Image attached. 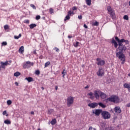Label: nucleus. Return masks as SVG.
<instances>
[{
    "label": "nucleus",
    "instance_id": "obj_24",
    "mask_svg": "<svg viewBox=\"0 0 130 130\" xmlns=\"http://www.w3.org/2000/svg\"><path fill=\"white\" fill-rule=\"evenodd\" d=\"M99 105L101 107H102V108H105V107H106V106H105L102 103H99Z\"/></svg>",
    "mask_w": 130,
    "mask_h": 130
},
{
    "label": "nucleus",
    "instance_id": "obj_59",
    "mask_svg": "<svg viewBox=\"0 0 130 130\" xmlns=\"http://www.w3.org/2000/svg\"><path fill=\"white\" fill-rule=\"evenodd\" d=\"M34 53H35V54H36V51H34Z\"/></svg>",
    "mask_w": 130,
    "mask_h": 130
},
{
    "label": "nucleus",
    "instance_id": "obj_60",
    "mask_svg": "<svg viewBox=\"0 0 130 130\" xmlns=\"http://www.w3.org/2000/svg\"><path fill=\"white\" fill-rule=\"evenodd\" d=\"M41 89H42V90H44V87H41Z\"/></svg>",
    "mask_w": 130,
    "mask_h": 130
},
{
    "label": "nucleus",
    "instance_id": "obj_52",
    "mask_svg": "<svg viewBox=\"0 0 130 130\" xmlns=\"http://www.w3.org/2000/svg\"><path fill=\"white\" fill-rule=\"evenodd\" d=\"M127 107H130V103H128L126 105Z\"/></svg>",
    "mask_w": 130,
    "mask_h": 130
},
{
    "label": "nucleus",
    "instance_id": "obj_34",
    "mask_svg": "<svg viewBox=\"0 0 130 130\" xmlns=\"http://www.w3.org/2000/svg\"><path fill=\"white\" fill-rule=\"evenodd\" d=\"M7 103L8 105H11V104H12V101L8 100V101H7Z\"/></svg>",
    "mask_w": 130,
    "mask_h": 130
},
{
    "label": "nucleus",
    "instance_id": "obj_48",
    "mask_svg": "<svg viewBox=\"0 0 130 130\" xmlns=\"http://www.w3.org/2000/svg\"><path fill=\"white\" fill-rule=\"evenodd\" d=\"M3 115H6V114H7V111H3Z\"/></svg>",
    "mask_w": 130,
    "mask_h": 130
},
{
    "label": "nucleus",
    "instance_id": "obj_1",
    "mask_svg": "<svg viewBox=\"0 0 130 130\" xmlns=\"http://www.w3.org/2000/svg\"><path fill=\"white\" fill-rule=\"evenodd\" d=\"M115 39L116 41L118 42L119 46L118 48L119 51L118 50H117L116 52V56L117 57H118L119 59H120L121 61H122V64H123L125 61V56H124V54H123V53L122 52H123V51H125L126 50V47L124 46V42L126 44H128V42L127 41H125V40L123 39L119 40L117 37H115Z\"/></svg>",
    "mask_w": 130,
    "mask_h": 130
},
{
    "label": "nucleus",
    "instance_id": "obj_10",
    "mask_svg": "<svg viewBox=\"0 0 130 130\" xmlns=\"http://www.w3.org/2000/svg\"><path fill=\"white\" fill-rule=\"evenodd\" d=\"M101 93V91H97V90L94 91V96L96 99H99Z\"/></svg>",
    "mask_w": 130,
    "mask_h": 130
},
{
    "label": "nucleus",
    "instance_id": "obj_4",
    "mask_svg": "<svg viewBox=\"0 0 130 130\" xmlns=\"http://www.w3.org/2000/svg\"><path fill=\"white\" fill-rule=\"evenodd\" d=\"M74 97L69 96L67 99V106L68 107H71L73 104H74Z\"/></svg>",
    "mask_w": 130,
    "mask_h": 130
},
{
    "label": "nucleus",
    "instance_id": "obj_56",
    "mask_svg": "<svg viewBox=\"0 0 130 130\" xmlns=\"http://www.w3.org/2000/svg\"><path fill=\"white\" fill-rule=\"evenodd\" d=\"M68 38H73L72 36H68Z\"/></svg>",
    "mask_w": 130,
    "mask_h": 130
},
{
    "label": "nucleus",
    "instance_id": "obj_6",
    "mask_svg": "<svg viewBox=\"0 0 130 130\" xmlns=\"http://www.w3.org/2000/svg\"><path fill=\"white\" fill-rule=\"evenodd\" d=\"M96 75L99 77H103L104 76V70L102 67L99 68L98 72H96Z\"/></svg>",
    "mask_w": 130,
    "mask_h": 130
},
{
    "label": "nucleus",
    "instance_id": "obj_27",
    "mask_svg": "<svg viewBox=\"0 0 130 130\" xmlns=\"http://www.w3.org/2000/svg\"><path fill=\"white\" fill-rule=\"evenodd\" d=\"M61 74L62 75H63V78H64V76H66V74H67V71H66V69H63Z\"/></svg>",
    "mask_w": 130,
    "mask_h": 130
},
{
    "label": "nucleus",
    "instance_id": "obj_5",
    "mask_svg": "<svg viewBox=\"0 0 130 130\" xmlns=\"http://www.w3.org/2000/svg\"><path fill=\"white\" fill-rule=\"evenodd\" d=\"M102 109H94L92 111V114H94L95 116H99L100 114H102Z\"/></svg>",
    "mask_w": 130,
    "mask_h": 130
},
{
    "label": "nucleus",
    "instance_id": "obj_19",
    "mask_svg": "<svg viewBox=\"0 0 130 130\" xmlns=\"http://www.w3.org/2000/svg\"><path fill=\"white\" fill-rule=\"evenodd\" d=\"M56 123V119H52V121H51V124L52 125H54Z\"/></svg>",
    "mask_w": 130,
    "mask_h": 130
},
{
    "label": "nucleus",
    "instance_id": "obj_14",
    "mask_svg": "<svg viewBox=\"0 0 130 130\" xmlns=\"http://www.w3.org/2000/svg\"><path fill=\"white\" fill-rule=\"evenodd\" d=\"M123 87L126 89H128L129 92H130V84L125 83L123 84Z\"/></svg>",
    "mask_w": 130,
    "mask_h": 130
},
{
    "label": "nucleus",
    "instance_id": "obj_49",
    "mask_svg": "<svg viewBox=\"0 0 130 130\" xmlns=\"http://www.w3.org/2000/svg\"><path fill=\"white\" fill-rule=\"evenodd\" d=\"M83 27H84L85 29H88V26H87L86 24H84Z\"/></svg>",
    "mask_w": 130,
    "mask_h": 130
},
{
    "label": "nucleus",
    "instance_id": "obj_12",
    "mask_svg": "<svg viewBox=\"0 0 130 130\" xmlns=\"http://www.w3.org/2000/svg\"><path fill=\"white\" fill-rule=\"evenodd\" d=\"M111 43L114 44V47L115 48H117V46H118V44H117V43L116 42V41H115V40H114V38H112V42Z\"/></svg>",
    "mask_w": 130,
    "mask_h": 130
},
{
    "label": "nucleus",
    "instance_id": "obj_3",
    "mask_svg": "<svg viewBox=\"0 0 130 130\" xmlns=\"http://www.w3.org/2000/svg\"><path fill=\"white\" fill-rule=\"evenodd\" d=\"M102 116L104 119H109L110 118L111 115L110 114L109 112L106 111H103L102 112Z\"/></svg>",
    "mask_w": 130,
    "mask_h": 130
},
{
    "label": "nucleus",
    "instance_id": "obj_39",
    "mask_svg": "<svg viewBox=\"0 0 130 130\" xmlns=\"http://www.w3.org/2000/svg\"><path fill=\"white\" fill-rule=\"evenodd\" d=\"M0 69H6V67H5V65H3V63H1Z\"/></svg>",
    "mask_w": 130,
    "mask_h": 130
},
{
    "label": "nucleus",
    "instance_id": "obj_40",
    "mask_svg": "<svg viewBox=\"0 0 130 130\" xmlns=\"http://www.w3.org/2000/svg\"><path fill=\"white\" fill-rule=\"evenodd\" d=\"M2 44L3 46H5L6 45H7V44H8V43H7V42H3Z\"/></svg>",
    "mask_w": 130,
    "mask_h": 130
},
{
    "label": "nucleus",
    "instance_id": "obj_30",
    "mask_svg": "<svg viewBox=\"0 0 130 130\" xmlns=\"http://www.w3.org/2000/svg\"><path fill=\"white\" fill-rule=\"evenodd\" d=\"M35 74L37 75L38 76L40 75V71L39 70H36L35 72Z\"/></svg>",
    "mask_w": 130,
    "mask_h": 130
},
{
    "label": "nucleus",
    "instance_id": "obj_29",
    "mask_svg": "<svg viewBox=\"0 0 130 130\" xmlns=\"http://www.w3.org/2000/svg\"><path fill=\"white\" fill-rule=\"evenodd\" d=\"M70 17L69 15H67L64 19V21H67V20H70Z\"/></svg>",
    "mask_w": 130,
    "mask_h": 130
},
{
    "label": "nucleus",
    "instance_id": "obj_46",
    "mask_svg": "<svg viewBox=\"0 0 130 130\" xmlns=\"http://www.w3.org/2000/svg\"><path fill=\"white\" fill-rule=\"evenodd\" d=\"M78 18V19H79V20H82L83 17L82 16V15H79Z\"/></svg>",
    "mask_w": 130,
    "mask_h": 130
},
{
    "label": "nucleus",
    "instance_id": "obj_23",
    "mask_svg": "<svg viewBox=\"0 0 130 130\" xmlns=\"http://www.w3.org/2000/svg\"><path fill=\"white\" fill-rule=\"evenodd\" d=\"M35 27H36V24H31L30 25H29V28L30 29H33L34 28H35Z\"/></svg>",
    "mask_w": 130,
    "mask_h": 130
},
{
    "label": "nucleus",
    "instance_id": "obj_33",
    "mask_svg": "<svg viewBox=\"0 0 130 130\" xmlns=\"http://www.w3.org/2000/svg\"><path fill=\"white\" fill-rule=\"evenodd\" d=\"M93 26H99V23L98 22L95 21L93 23Z\"/></svg>",
    "mask_w": 130,
    "mask_h": 130
},
{
    "label": "nucleus",
    "instance_id": "obj_18",
    "mask_svg": "<svg viewBox=\"0 0 130 130\" xmlns=\"http://www.w3.org/2000/svg\"><path fill=\"white\" fill-rule=\"evenodd\" d=\"M88 96H90V99H92V100L94 99V96L93 95V92H90L88 93Z\"/></svg>",
    "mask_w": 130,
    "mask_h": 130
},
{
    "label": "nucleus",
    "instance_id": "obj_11",
    "mask_svg": "<svg viewBox=\"0 0 130 130\" xmlns=\"http://www.w3.org/2000/svg\"><path fill=\"white\" fill-rule=\"evenodd\" d=\"M88 106L90 107V108H95V107L98 106V104L96 103H92L91 104H88Z\"/></svg>",
    "mask_w": 130,
    "mask_h": 130
},
{
    "label": "nucleus",
    "instance_id": "obj_51",
    "mask_svg": "<svg viewBox=\"0 0 130 130\" xmlns=\"http://www.w3.org/2000/svg\"><path fill=\"white\" fill-rule=\"evenodd\" d=\"M30 114H32V115H34L35 113L34 111H31V112H30Z\"/></svg>",
    "mask_w": 130,
    "mask_h": 130
},
{
    "label": "nucleus",
    "instance_id": "obj_17",
    "mask_svg": "<svg viewBox=\"0 0 130 130\" xmlns=\"http://www.w3.org/2000/svg\"><path fill=\"white\" fill-rule=\"evenodd\" d=\"M23 52H24V46H22L20 47L19 49V53L22 54Z\"/></svg>",
    "mask_w": 130,
    "mask_h": 130
},
{
    "label": "nucleus",
    "instance_id": "obj_63",
    "mask_svg": "<svg viewBox=\"0 0 130 130\" xmlns=\"http://www.w3.org/2000/svg\"><path fill=\"white\" fill-rule=\"evenodd\" d=\"M38 130H41V129H40V128H39Z\"/></svg>",
    "mask_w": 130,
    "mask_h": 130
},
{
    "label": "nucleus",
    "instance_id": "obj_9",
    "mask_svg": "<svg viewBox=\"0 0 130 130\" xmlns=\"http://www.w3.org/2000/svg\"><path fill=\"white\" fill-rule=\"evenodd\" d=\"M114 110L116 114H120V113H121V109H120L119 106L115 107L114 109Z\"/></svg>",
    "mask_w": 130,
    "mask_h": 130
},
{
    "label": "nucleus",
    "instance_id": "obj_57",
    "mask_svg": "<svg viewBox=\"0 0 130 130\" xmlns=\"http://www.w3.org/2000/svg\"><path fill=\"white\" fill-rule=\"evenodd\" d=\"M89 88V86H87L85 87V89H88Z\"/></svg>",
    "mask_w": 130,
    "mask_h": 130
},
{
    "label": "nucleus",
    "instance_id": "obj_54",
    "mask_svg": "<svg viewBox=\"0 0 130 130\" xmlns=\"http://www.w3.org/2000/svg\"><path fill=\"white\" fill-rule=\"evenodd\" d=\"M15 84L16 85V86H19V83L18 82H16Z\"/></svg>",
    "mask_w": 130,
    "mask_h": 130
},
{
    "label": "nucleus",
    "instance_id": "obj_62",
    "mask_svg": "<svg viewBox=\"0 0 130 130\" xmlns=\"http://www.w3.org/2000/svg\"><path fill=\"white\" fill-rule=\"evenodd\" d=\"M8 115H9V114H7L6 115V116H8Z\"/></svg>",
    "mask_w": 130,
    "mask_h": 130
},
{
    "label": "nucleus",
    "instance_id": "obj_64",
    "mask_svg": "<svg viewBox=\"0 0 130 130\" xmlns=\"http://www.w3.org/2000/svg\"><path fill=\"white\" fill-rule=\"evenodd\" d=\"M43 19H45V17H43Z\"/></svg>",
    "mask_w": 130,
    "mask_h": 130
},
{
    "label": "nucleus",
    "instance_id": "obj_61",
    "mask_svg": "<svg viewBox=\"0 0 130 130\" xmlns=\"http://www.w3.org/2000/svg\"><path fill=\"white\" fill-rule=\"evenodd\" d=\"M128 5H129V6H130V1H129V3H128Z\"/></svg>",
    "mask_w": 130,
    "mask_h": 130
},
{
    "label": "nucleus",
    "instance_id": "obj_28",
    "mask_svg": "<svg viewBox=\"0 0 130 130\" xmlns=\"http://www.w3.org/2000/svg\"><path fill=\"white\" fill-rule=\"evenodd\" d=\"M53 111H54L53 109H49L48 110V114H51V113H52Z\"/></svg>",
    "mask_w": 130,
    "mask_h": 130
},
{
    "label": "nucleus",
    "instance_id": "obj_16",
    "mask_svg": "<svg viewBox=\"0 0 130 130\" xmlns=\"http://www.w3.org/2000/svg\"><path fill=\"white\" fill-rule=\"evenodd\" d=\"M25 80H26V81H27L29 83H30V82H33L34 81L33 79L31 77H26L25 78Z\"/></svg>",
    "mask_w": 130,
    "mask_h": 130
},
{
    "label": "nucleus",
    "instance_id": "obj_22",
    "mask_svg": "<svg viewBox=\"0 0 130 130\" xmlns=\"http://www.w3.org/2000/svg\"><path fill=\"white\" fill-rule=\"evenodd\" d=\"M1 63H2L3 64V65L5 66H7V64H11V63H9V61H6L5 62H1Z\"/></svg>",
    "mask_w": 130,
    "mask_h": 130
},
{
    "label": "nucleus",
    "instance_id": "obj_53",
    "mask_svg": "<svg viewBox=\"0 0 130 130\" xmlns=\"http://www.w3.org/2000/svg\"><path fill=\"white\" fill-rule=\"evenodd\" d=\"M19 38H21V37H22V35L21 34H20L18 36Z\"/></svg>",
    "mask_w": 130,
    "mask_h": 130
},
{
    "label": "nucleus",
    "instance_id": "obj_26",
    "mask_svg": "<svg viewBox=\"0 0 130 130\" xmlns=\"http://www.w3.org/2000/svg\"><path fill=\"white\" fill-rule=\"evenodd\" d=\"M91 0H86V3L87 6H90L91 5Z\"/></svg>",
    "mask_w": 130,
    "mask_h": 130
},
{
    "label": "nucleus",
    "instance_id": "obj_58",
    "mask_svg": "<svg viewBox=\"0 0 130 130\" xmlns=\"http://www.w3.org/2000/svg\"><path fill=\"white\" fill-rule=\"evenodd\" d=\"M9 62V63H11V62H12V60H9V61H8V63Z\"/></svg>",
    "mask_w": 130,
    "mask_h": 130
},
{
    "label": "nucleus",
    "instance_id": "obj_31",
    "mask_svg": "<svg viewBox=\"0 0 130 130\" xmlns=\"http://www.w3.org/2000/svg\"><path fill=\"white\" fill-rule=\"evenodd\" d=\"M72 14H74V12H72V11H69V12H68V16H72Z\"/></svg>",
    "mask_w": 130,
    "mask_h": 130
},
{
    "label": "nucleus",
    "instance_id": "obj_21",
    "mask_svg": "<svg viewBox=\"0 0 130 130\" xmlns=\"http://www.w3.org/2000/svg\"><path fill=\"white\" fill-rule=\"evenodd\" d=\"M21 75V73L19 72H17L14 74V77H19V76Z\"/></svg>",
    "mask_w": 130,
    "mask_h": 130
},
{
    "label": "nucleus",
    "instance_id": "obj_8",
    "mask_svg": "<svg viewBox=\"0 0 130 130\" xmlns=\"http://www.w3.org/2000/svg\"><path fill=\"white\" fill-rule=\"evenodd\" d=\"M96 61L98 66H104L105 64V61L100 58H97Z\"/></svg>",
    "mask_w": 130,
    "mask_h": 130
},
{
    "label": "nucleus",
    "instance_id": "obj_36",
    "mask_svg": "<svg viewBox=\"0 0 130 130\" xmlns=\"http://www.w3.org/2000/svg\"><path fill=\"white\" fill-rule=\"evenodd\" d=\"M79 43H79L78 42H76L75 44H74L75 47H78V46H79Z\"/></svg>",
    "mask_w": 130,
    "mask_h": 130
},
{
    "label": "nucleus",
    "instance_id": "obj_44",
    "mask_svg": "<svg viewBox=\"0 0 130 130\" xmlns=\"http://www.w3.org/2000/svg\"><path fill=\"white\" fill-rule=\"evenodd\" d=\"M54 49H55L56 52H59V49L55 47V48H54Z\"/></svg>",
    "mask_w": 130,
    "mask_h": 130
},
{
    "label": "nucleus",
    "instance_id": "obj_15",
    "mask_svg": "<svg viewBox=\"0 0 130 130\" xmlns=\"http://www.w3.org/2000/svg\"><path fill=\"white\" fill-rule=\"evenodd\" d=\"M100 96L102 98V99H105V98H106V94L101 91Z\"/></svg>",
    "mask_w": 130,
    "mask_h": 130
},
{
    "label": "nucleus",
    "instance_id": "obj_37",
    "mask_svg": "<svg viewBox=\"0 0 130 130\" xmlns=\"http://www.w3.org/2000/svg\"><path fill=\"white\" fill-rule=\"evenodd\" d=\"M9 27L8 25H5L4 26V29L5 30H8V29H9Z\"/></svg>",
    "mask_w": 130,
    "mask_h": 130
},
{
    "label": "nucleus",
    "instance_id": "obj_43",
    "mask_svg": "<svg viewBox=\"0 0 130 130\" xmlns=\"http://www.w3.org/2000/svg\"><path fill=\"white\" fill-rule=\"evenodd\" d=\"M24 23H26V24H29V20L26 19L24 21Z\"/></svg>",
    "mask_w": 130,
    "mask_h": 130
},
{
    "label": "nucleus",
    "instance_id": "obj_45",
    "mask_svg": "<svg viewBox=\"0 0 130 130\" xmlns=\"http://www.w3.org/2000/svg\"><path fill=\"white\" fill-rule=\"evenodd\" d=\"M50 14H52L53 13V9H52V8H50Z\"/></svg>",
    "mask_w": 130,
    "mask_h": 130
},
{
    "label": "nucleus",
    "instance_id": "obj_47",
    "mask_svg": "<svg viewBox=\"0 0 130 130\" xmlns=\"http://www.w3.org/2000/svg\"><path fill=\"white\" fill-rule=\"evenodd\" d=\"M72 10L73 11H75V10H77V7L75 6L72 8Z\"/></svg>",
    "mask_w": 130,
    "mask_h": 130
},
{
    "label": "nucleus",
    "instance_id": "obj_7",
    "mask_svg": "<svg viewBox=\"0 0 130 130\" xmlns=\"http://www.w3.org/2000/svg\"><path fill=\"white\" fill-rule=\"evenodd\" d=\"M34 63L31 62L30 61H26V63L23 66L24 69H29V68H31L34 66Z\"/></svg>",
    "mask_w": 130,
    "mask_h": 130
},
{
    "label": "nucleus",
    "instance_id": "obj_50",
    "mask_svg": "<svg viewBox=\"0 0 130 130\" xmlns=\"http://www.w3.org/2000/svg\"><path fill=\"white\" fill-rule=\"evenodd\" d=\"M14 38H15V39H19V37L18 36H14Z\"/></svg>",
    "mask_w": 130,
    "mask_h": 130
},
{
    "label": "nucleus",
    "instance_id": "obj_42",
    "mask_svg": "<svg viewBox=\"0 0 130 130\" xmlns=\"http://www.w3.org/2000/svg\"><path fill=\"white\" fill-rule=\"evenodd\" d=\"M40 18H41V17L40 15H37L36 17V20H40Z\"/></svg>",
    "mask_w": 130,
    "mask_h": 130
},
{
    "label": "nucleus",
    "instance_id": "obj_32",
    "mask_svg": "<svg viewBox=\"0 0 130 130\" xmlns=\"http://www.w3.org/2000/svg\"><path fill=\"white\" fill-rule=\"evenodd\" d=\"M30 6L31 7V8H32L34 10H36V7L34 4H30Z\"/></svg>",
    "mask_w": 130,
    "mask_h": 130
},
{
    "label": "nucleus",
    "instance_id": "obj_2",
    "mask_svg": "<svg viewBox=\"0 0 130 130\" xmlns=\"http://www.w3.org/2000/svg\"><path fill=\"white\" fill-rule=\"evenodd\" d=\"M107 100L110 102H113V103H118L119 102V98L116 95H111Z\"/></svg>",
    "mask_w": 130,
    "mask_h": 130
},
{
    "label": "nucleus",
    "instance_id": "obj_41",
    "mask_svg": "<svg viewBox=\"0 0 130 130\" xmlns=\"http://www.w3.org/2000/svg\"><path fill=\"white\" fill-rule=\"evenodd\" d=\"M88 130H96L95 128H93L92 126H90Z\"/></svg>",
    "mask_w": 130,
    "mask_h": 130
},
{
    "label": "nucleus",
    "instance_id": "obj_20",
    "mask_svg": "<svg viewBox=\"0 0 130 130\" xmlns=\"http://www.w3.org/2000/svg\"><path fill=\"white\" fill-rule=\"evenodd\" d=\"M107 11L109 13H111V12H113V10H112V9H111V7H110V6H108L107 7Z\"/></svg>",
    "mask_w": 130,
    "mask_h": 130
},
{
    "label": "nucleus",
    "instance_id": "obj_13",
    "mask_svg": "<svg viewBox=\"0 0 130 130\" xmlns=\"http://www.w3.org/2000/svg\"><path fill=\"white\" fill-rule=\"evenodd\" d=\"M110 16L111 17L112 19L113 20H114L116 18L115 16V13H114V11H112V12L109 13Z\"/></svg>",
    "mask_w": 130,
    "mask_h": 130
},
{
    "label": "nucleus",
    "instance_id": "obj_38",
    "mask_svg": "<svg viewBox=\"0 0 130 130\" xmlns=\"http://www.w3.org/2000/svg\"><path fill=\"white\" fill-rule=\"evenodd\" d=\"M50 64V61H47V62L45 63V67H47L48 66H49Z\"/></svg>",
    "mask_w": 130,
    "mask_h": 130
},
{
    "label": "nucleus",
    "instance_id": "obj_55",
    "mask_svg": "<svg viewBox=\"0 0 130 130\" xmlns=\"http://www.w3.org/2000/svg\"><path fill=\"white\" fill-rule=\"evenodd\" d=\"M57 89H58L57 86H55V89L57 90Z\"/></svg>",
    "mask_w": 130,
    "mask_h": 130
},
{
    "label": "nucleus",
    "instance_id": "obj_25",
    "mask_svg": "<svg viewBox=\"0 0 130 130\" xmlns=\"http://www.w3.org/2000/svg\"><path fill=\"white\" fill-rule=\"evenodd\" d=\"M4 123H5L6 124H11V121H10L9 120H6L4 121Z\"/></svg>",
    "mask_w": 130,
    "mask_h": 130
},
{
    "label": "nucleus",
    "instance_id": "obj_35",
    "mask_svg": "<svg viewBox=\"0 0 130 130\" xmlns=\"http://www.w3.org/2000/svg\"><path fill=\"white\" fill-rule=\"evenodd\" d=\"M124 20H128V16L127 15H124L123 16Z\"/></svg>",
    "mask_w": 130,
    "mask_h": 130
}]
</instances>
